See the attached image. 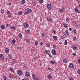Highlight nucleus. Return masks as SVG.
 I'll list each match as a JSON object with an SVG mask.
<instances>
[{"instance_id":"412c9836","label":"nucleus","mask_w":80,"mask_h":80,"mask_svg":"<svg viewBox=\"0 0 80 80\" xmlns=\"http://www.w3.org/2000/svg\"><path fill=\"white\" fill-rule=\"evenodd\" d=\"M64 10L63 9H59V11L60 12V13H63V12H64Z\"/></svg>"},{"instance_id":"7c9ffc66","label":"nucleus","mask_w":80,"mask_h":80,"mask_svg":"<svg viewBox=\"0 0 80 80\" xmlns=\"http://www.w3.org/2000/svg\"><path fill=\"white\" fill-rule=\"evenodd\" d=\"M64 44L65 45H67L68 44V43H67V40H65V42H64Z\"/></svg>"},{"instance_id":"f704fd0d","label":"nucleus","mask_w":80,"mask_h":80,"mask_svg":"<svg viewBox=\"0 0 80 80\" xmlns=\"http://www.w3.org/2000/svg\"><path fill=\"white\" fill-rule=\"evenodd\" d=\"M48 78H52V77L51 76H50V75H48Z\"/></svg>"},{"instance_id":"f8f14e48","label":"nucleus","mask_w":80,"mask_h":80,"mask_svg":"<svg viewBox=\"0 0 80 80\" xmlns=\"http://www.w3.org/2000/svg\"><path fill=\"white\" fill-rule=\"evenodd\" d=\"M8 56L9 59H12V54H8Z\"/></svg>"},{"instance_id":"39448f33","label":"nucleus","mask_w":80,"mask_h":80,"mask_svg":"<svg viewBox=\"0 0 80 80\" xmlns=\"http://www.w3.org/2000/svg\"><path fill=\"white\" fill-rule=\"evenodd\" d=\"M7 13L8 15V18H11V14L10 13V12L9 11H7Z\"/></svg>"},{"instance_id":"09e8293b","label":"nucleus","mask_w":80,"mask_h":80,"mask_svg":"<svg viewBox=\"0 0 80 80\" xmlns=\"http://www.w3.org/2000/svg\"><path fill=\"white\" fill-rule=\"evenodd\" d=\"M78 63H80V59H78Z\"/></svg>"},{"instance_id":"4c0bfd02","label":"nucleus","mask_w":80,"mask_h":80,"mask_svg":"<svg viewBox=\"0 0 80 80\" xmlns=\"http://www.w3.org/2000/svg\"><path fill=\"white\" fill-rule=\"evenodd\" d=\"M26 33H30V31H29V30H26Z\"/></svg>"},{"instance_id":"ea45409f","label":"nucleus","mask_w":80,"mask_h":80,"mask_svg":"<svg viewBox=\"0 0 80 80\" xmlns=\"http://www.w3.org/2000/svg\"><path fill=\"white\" fill-rule=\"evenodd\" d=\"M50 62L52 64H54L55 63V62L52 61H50Z\"/></svg>"},{"instance_id":"bf43d9fd","label":"nucleus","mask_w":80,"mask_h":80,"mask_svg":"<svg viewBox=\"0 0 80 80\" xmlns=\"http://www.w3.org/2000/svg\"><path fill=\"white\" fill-rule=\"evenodd\" d=\"M10 25L8 24H7V27H8V26H9Z\"/></svg>"},{"instance_id":"052dcab7","label":"nucleus","mask_w":80,"mask_h":80,"mask_svg":"<svg viewBox=\"0 0 80 80\" xmlns=\"http://www.w3.org/2000/svg\"><path fill=\"white\" fill-rule=\"evenodd\" d=\"M60 61H59L58 62V63H59V64H60Z\"/></svg>"},{"instance_id":"6e6d98bb","label":"nucleus","mask_w":80,"mask_h":80,"mask_svg":"<svg viewBox=\"0 0 80 80\" xmlns=\"http://www.w3.org/2000/svg\"><path fill=\"white\" fill-rule=\"evenodd\" d=\"M62 10H65V8H64V7H62Z\"/></svg>"},{"instance_id":"680f3d73","label":"nucleus","mask_w":80,"mask_h":80,"mask_svg":"<svg viewBox=\"0 0 80 80\" xmlns=\"http://www.w3.org/2000/svg\"><path fill=\"white\" fill-rule=\"evenodd\" d=\"M8 5H11V3H9V4H8Z\"/></svg>"},{"instance_id":"9d476101","label":"nucleus","mask_w":80,"mask_h":80,"mask_svg":"<svg viewBox=\"0 0 80 80\" xmlns=\"http://www.w3.org/2000/svg\"><path fill=\"white\" fill-rule=\"evenodd\" d=\"M5 52L6 53L8 54L9 52V49L7 48L5 49Z\"/></svg>"},{"instance_id":"338daca9","label":"nucleus","mask_w":80,"mask_h":80,"mask_svg":"<svg viewBox=\"0 0 80 80\" xmlns=\"http://www.w3.org/2000/svg\"><path fill=\"white\" fill-rule=\"evenodd\" d=\"M0 44H1V42H0Z\"/></svg>"},{"instance_id":"ddd939ff","label":"nucleus","mask_w":80,"mask_h":80,"mask_svg":"<svg viewBox=\"0 0 80 80\" xmlns=\"http://www.w3.org/2000/svg\"><path fill=\"white\" fill-rule=\"evenodd\" d=\"M27 11H28V12H29V13H32V10L29 8H27Z\"/></svg>"},{"instance_id":"b1692460","label":"nucleus","mask_w":80,"mask_h":80,"mask_svg":"<svg viewBox=\"0 0 80 80\" xmlns=\"http://www.w3.org/2000/svg\"><path fill=\"white\" fill-rule=\"evenodd\" d=\"M9 70L11 72H13V68L12 67L10 68H9Z\"/></svg>"},{"instance_id":"4468645a","label":"nucleus","mask_w":80,"mask_h":80,"mask_svg":"<svg viewBox=\"0 0 80 80\" xmlns=\"http://www.w3.org/2000/svg\"><path fill=\"white\" fill-rule=\"evenodd\" d=\"M41 37L42 38H44L45 37V33L44 32H42L41 33Z\"/></svg>"},{"instance_id":"a878e982","label":"nucleus","mask_w":80,"mask_h":80,"mask_svg":"<svg viewBox=\"0 0 80 80\" xmlns=\"http://www.w3.org/2000/svg\"><path fill=\"white\" fill-rule=\"evenodd\" d=\"M64 27H65V28H67V27H68V26L67 25V24L65 23L64 24Z\"/></svg>"},{"instance_id":"c9c22d12","label":"nucleus","mask_w":80,"mask_h":80,"mask_svg":"<svg viewBox=\"0 0 80 80\" xmlns=\"http://www.w3.org/2000/svg\"><path fill=\"white\" fill-rule=\"evenodd\" d=\"M73 41H76V40H77V38L75 37H74L73 38Z\"/></svg>"},{"instance_id":"3c124183","label":"nucleus","mask_w":80,"mask_h":80,"mask_svg":"<svg viewBox=\"0 0 80 80\" xmlns=\"http://www.w3.org/2000/svg\"><path fill=\"white\" fill-rule=\"evenodd\" d=\"M72 55H74V56H76V54L75 53H73Z\"/></svg>"},{"instance_id":"423d86ee","label":"nucleus","mask_w":80,"mask_h":80,"mask_svg":"<svg viewBox=\"0 0 80 80\" xmlns=\"http://www.w3.org/2000/svg\"><path fill=\"white\" fill-rule=\"evenodd\" d=\"M18 73L19 75L20 76L22 75V71L21 70H18Z\"/></svg>"},{"instance_id":"7ed1b4c3","label":"nucleus","mask_w":80,"mask_h":80,"mask_svg":"<svg viewBox=\"0 0 80 80\" xmlns=\"http://www.w3.org/2000/svg\"><path fill=\"white\" fill-rule=\"evenodd\" d=\"M52 53L53 55H57V52H56V51H55L54 49H52Z\"/></svg>"},{"instance_id":"473e14b6","label":"nucleus","mask_w":80,"mask_h":80,"mask_svg":"<svg viewBox=\"0 0 80 80\" xmlns=\"http://www.w3.org/2000/svg\"><path fill=\"white\" fill-rule=\"evenodd\" d=\"M46 45L47 47H50V44H49V43H47L46 44Z\"/></svg>"},{"instance_id":"5fc2aeb1","label":"nucleus","mask_w":80,"mask_h":80,"mask_svg":"<svg viewBox=\"0 0 80 80\" xmlns=\"http://www.w3.org/2000/svg\"><path fill=\"white\" fill-rule=\"evenodd\" d=\"M32 3L33 5H35V2H34V1H32Z\"/></svg>"},{"instance_id":"aec40b11","label":"nucleus","mask_w":80,"mask_h":80,"mask_svg":"<svg viewBox=\"0 0 80 80\" xmlns=\"http://www.w3.org/2000/svg\"><path fill=\"white\" fill-rule=\"evenodd\" d=\"M38 0L39 2L41 4H42V3H43V0Z\"/></svg>"},{"instance_id":"c03bdc74","label":"nucleus","mask_w":80,"mask_h":80,"mask_svg":"<svg viewBox=\"0 0 80 80\" xmlns=\"http://www.w3.org/2000/svg\"><path fill=\"white\" fill-rule=\"evenodd\" d=\"M48 55H49V57H50V58H52V55H51L49 53H48Z\"/></svg>"},{"instance_id":"a19ab883","label":"nucleus","mask_w":80,"mask_h":80,"mask_svg":"<svg viewBox=\"0 0 80 80\" xmlns=\"http://www.w3.org/2000/svg\"><path fill=\"white\" fill-rule=\"evenodd\" d=\"M78 74H80V70H78Z\"/></svg>"},{"instance_id":"f3484780","label":"nucleus","mask_w":80,"mask_h":80,"mask_svg":"<svg viewBox=\"0 0 80 80\" xmlns=\"http://www.w3.org/2000/svg\"><path fill=\"white\" fill-rule=\"evenodd\" d=\"M10 28L11 29H13V30H15V28H16V27L15 26H12L11 27H10Z\"/></svg>"},{"instance_id":"f257e3e1","label":"nucleus","mask_w":80,"mask_h":80,"mask_svg":"<svg viewBox=\"0 0 80 80\" xmlns=\"http://www.w3.org/2000/svg\"><path fill=\"white\" fill-rule=\"evenodd\" d=\"M47 7L48 10H51L52 9V5L50 4H47Z\"/></svg>"},{"instance_id":"13d9d810","label":"nucleus","mask_w":80,"mask_h":80,"mask_svg":"<svg viewBox=\"0 0 80 80\" xmlns=\"http://www.w3.org/2000/svg\"><path fill=\"white\" fill-rule=\"evenodd\" d=\"M18 48L19 49H21V48H22V47H18Z\"/></svg>"},{"instance_id":"cd10ccee","label":"nucleus","mask_w":80,"mask_h":80,"mask_svg":"<svg viewBox=\"0 0 80 80\" xmlns=\"http://www.w3.org/2000/svg\"><path fill=\"white\" fill-rule=\"evenodd\" d=\"M15 42H16L15 39H13L12 40V43H15Z\"/></svg>"},{"instance_id":"72a5a7b5","label":"nucleus","mask_w":80,"mask_h":80,"mask_svg":"<svg viewBox=\"0 0 80 80\" xmlns=\"http://www.w3.org/2000/svg\"><path fill=\"white\" fill-rule=\"evenodd\" d=\"M38 41H36V42H35V45L36 46H37L38 45Z\"/></svg>"},{"instance_id":"69168bd1","label":"nucleus","mask_w":80,"mask_h":80,"mask_svg":"<svg viewBox=\"0 0 80 80\" xmlns=\"http://www.w3.org/2000/svg\"><path fill=\"white\" fill-rule=\"evenodd\" d=\"M22 80H25L24 79H22Z\"/></svg>"},{"instance_id":"5701e85b","label":"nucleus","mask_w":80,"mask_h":80,"mask_svg":"<svg viewBox=\"0 0 80 80\" xmlns=\"http://www.w3.org/2000/svg\"><path fill=\"white\" fill-rule=\"evenodd\" d=\"M65 32L66 33L68 36V35H69V33H68V30H66L65 31Z\"/></svg>"},{"instance_id":"1a4fd4ad","label":"nucleus","mask_w":80,"mask_h":80,"mask_svg":"<svg viewBox=\"0 0 80 80\" xmlns=\"http://www.w3.org/2000/svg\"><path fill=\"white\" fill-rule=\"evenodd\" d=\"M69 67L71 68H74V65L72 63H70L69 65Z\"/></svg>"},{"instance_id":"a211bd4d","label":"nucleus","mask_w":80,"mask_h":80,"mask_svg":"<svg viewBox=\"0 0 80 80\" xmlns=\"http://www.w3.org/2000/svg\"><path fill=\"white\" fill-rule=\"evenodd\" d=\"M21 3L22 4H24L25 3V0H22L21 1Z\"/></svg>"},{"instance_id":"c756f323","label":"nucleus","mask_w":80,"mask_h":80,"mask_svg":"<svg viewBox=\"0 0 80 80\" xmlns=\"http://www.w3.org/2000/svg\"><path fill=\"white\" fill-rule=\"evenodd\" d=\"M47 20H48L49 21H50V22H52V19H51V18H47Z\"/></svg>"},{"instance_id":"0e129e2a","label":"nucleus","mask_w":80,"mask_h":80,"mask_svg":"<svg viewBox=\"0 0 80 80\" xmlns=\"http://www.w3.org/2000/svg\"><path fill=\"white\" fill-rule=\"evenodd\" d=\"M25 80H28V79L26 78L25 79Z\"/></svg>"},{"instance_id":"a18cd8bd","label":"nucleus","mask_w":80,"mask_h":80,"mask_svg":"<svg viewBox=\"0 0 80 80\" xmlns=\"http://www.w3.org/2000/svg\"><path fill=\"white\" fill-rule=\"evenodd\" d=\"M74 33H75V34H77V32L76 31V30H74Z\"/></svg>"},{"instance_id":"c85d7f7f","label":"nucleus","mask_w":80,"mask_h":80,"mask_svg":"<svg viewBox=\"0 0 80 80\" xmlns=\"http://www.w3.org/2000/svg\"><path fill=\"white\" fill-rule=\"evenodd\" d=\"M4 12H5V11H4V10H2L1 11V14H3L4 13Z\"/></svg>"},{"instance_id":"79ce46f5","label":"nucleus","mask_w":80,"mask_h":80,"mask_svg":"<svg viewBox=\"0 0 80 80\" xmlns=\"http://www.w3.org/2000/svg\"><path fill=\"white\" fill-rule=\"evenodd\" d=\"M45 53L46 54H48V51L46 50L45 51Z\"/></svg>"},{"instance_id":"6ab92c4d","label":"nucleus","mask_w":80,"mask_h":80,"mask_svg":"<svg viewBox=\"0 0 80 80\" xmlns=\"http://www.w3.org/2000/svg\"><path fill=\"white\" fill-rule=\"evenodd\" d=\"M4 28H5V25H1V28L2 30H3L4 29Z\"/></svg>"},{"instance_id":"0eeeda50","label":"nucleus","mask_w":80,"mask_h":80,"mask_svg":"<svg viewBox=\"0 0 80 80\" xmlns=\"http://www.w3.org/2000/svg\"><path fill=\"white\" fill-rule=\"evenodd\" d=\"M74 10L75 12H77L78 13H80V11L78 10V9L77 8H74Z\"/></svg>"},{"instance_id":"4d7b16f0","label":"nucleus","mask_w":80,"mask_h":80,"mask_svg":"<svg viewBox=\"0 0 80 80\" xmlns=\"http://www.w3.org/2000/svg\"><path fill=\"white\" fill-rule=\"evenodd\" d=\"M40 45H43V42H41Z\"/></svg>"},{"instance_id":"6e6552de","label":"nucleus","mask_w":80,"mask_h":80,"mask_svg":"<svg viewBox=\"0 0 80 80\" xmlns=\"http://www.w3.org/2000/svg\"><path fill=\"white\" fill-rule=\"evenodd\" d=\"M30 75V72H26L25 73V76L26 77H28Z\"/></svg>"},{"instance_id":"e2e57ef3","label":"nucleus","mask_w":80,"mask_h":80,"mask_svg":"<svg viewBox=\"0 0 80 80\" xmlns=\"http://www.w3.org/2000/svg\"><path fill=\"white\" fill-rule=\"evenodd\" d=\"M78 5H79V6L80 7V4H78Z\"/></svg>"},{"instance_id":"58836bf2","label":"nucleus","mask_w":80,"mask_h":80,"mask_svg":"<svg viewBox=\"0 0 80 80\" xmlns=\"http://www.w3.org/2000/svg\"><path fill=\"white\" fill-rule=\"evenodd\" d=\"M64 37H65V36H64V35L61 36V39H64Z\"/></svg>"},{"instance_id":"393cba45","label":"nucleus","mask_w":80,"mask_h":80,"mask_svg":"<svg viewBox=\"0 0 80 80\" xmlns=\"http://www.w3.org/2000/svg\"><path fill=\"white\" fill-rule=\"evenodd\" d=\"M72 47L74 50H75V49H77V46H76L75 45H74L72 46Z\"/></svg>"},{"instance_id":"774afa93","label":"nucleus","mask_w":80,"mask_h":80,"mask_svg":"<svg viewBox=\"0 0 80 80\" xmlns=\"http://www.w3.org/2000/svg\"><path fill=\"white\" fill-rule=\"evenodd\" d=\"M15 1H17V0H15Z\"/></svg>"},{"instance_id":"9b49d317","label":"nucleus","mask_w":80,"mask_h":80,"mask_svg":"<svg viewBox=\"0 0 80 80\" xmlns=\"http://www.w3.org/2000/svg\"><path fill=\"white\" fill-rule=\"evenodd\" d=\"M3 57V55L2 54H0V58H1L3 61H4V59Z\"/></svg>"},{"instance_id":"2f4dec72","label":"nucleus","mask_w":80,"mask_h":80,"mask_svg":"<svg viewBox=\"0 0 80 80\" xmlns=\"http://www.w3.org/2000/svg\"><path fill=\"white\" fill-rule=\"evenodd\" d=\"M18 37H21V38H22V34L20 33L18 35Z\"/></svg>"},{"instance_id":"f03ea898","label":"nucleus","mask_w":80,"mask_h":80,"mask_svg":"<svg viewBox=\"0 0 80 80\" xmlns=\"http://www.w3.org/2000/svg\"><path fill=\"white\" fill-rule=\"evenodd\" d=\"M32 75L33 79L35 80H39L38 78L36 77V76H35V74H32Z\"/></svg>"},{"instance_id":"2eb2a0df","label":"nucleus","mask_w":80,"mask_h":80,"mask_svg":"<svg viewBox=\"0 0 80 80\" xmlns=\"http://www.w3.org/2000/svg\"><path fill=\"white\" fill-rule=\"evenodd\" d=\"M52 38L54 39V40H57V36H53L52 37Z\"/></svg>"},{"instance_id":"603ef678","label":"nucleus","mask_w":80,"mask_h":80,"mask_svg":"<svg viewBox=\"0 0 80 80\" xmlns=\"http://www.w3.org/2000/svg\"><path fill=\"white\" fill-rule=\"evenodd\" d=\"M72 29L71 28H69V30H70V31H72Z\"/></svg>"},{"instance_id":"49530a36","label":"nucleus","mask_w":80,"mask_h":80,"mask_svg":"<svg viewBox=\"0 0 80 80\" xmlns=\"http://www.w3.org/2000/svg\"><path fill=\"white\" fill-rule=\"evenodd\" d=\"M69 80H74V79H73V78H70L69 79Z\"/></svg>"},{"instance_id":"e433bc0d","label":"nucleus","mask_w":80,"mask_h":80,"mask_svg":"<svg viewBox=\"0 0 80 80\" xmlns=\"http://www.w3.org/2000/svg\"><path fill=\"white\" fill-rule=\"evenodd\" d=\"M28 14V12H26L24 13V15H26Z\"/></svg>"},{"instance_id":"dca6fc26","label":"nucleus","mask_w":80,"mask_h":80,"mask_svg":"<svg viewBox=\"0 0 80 80\" xmlns=\"http://www.w3.org/2000/svg\"><path fill=\"white\" fill-rule=\"evenodd\" d=\"M2 77L4 79V80H7V77L6 76L3 75Z\"/></svg>"},{"instance_id":"37998d69","label":"nucleus","mask_w":80,"mask_h":80,"mask_svg":"<svg viewBox=\"0 0 80 80\" xmlns=\"http://www.w3.org/2000/svg\"><path fill=\"white\" fill-rule=\"evenodd\" d=\"M66 22H68L69 21V19L68 18H66Z\"/></svg>"},{"instance_id":"bb28decb","label":"nucleus","mask_w":80,"mask_h":80,"mask_svg":"<svg viewBox=\"0 0 80 80\" xmlns=\"http://www.w3.org/2000/svg\"><path fill=\"white\" fill-rule=\"evenodd\" d=\"M22 14V12L21 11L18 12V14L19 15H21Z\"/></svg>"},{"instance_id":"4be33fe9","label":"nucleus","mask_w":80,"mask_h":80,"mask_svg":"<svg viewBox=\"0 0 80 80\" xmlns=\"http://www.w3.org/2000/svg\"><path fill=\"white\" fill-rule=\"evenodd\" d=\"M63 62H64V63H66L67 62V59H63Z\"/></svg>"},{"instance_id":"864d4df0","label":"nucleus","mask_w":80,"mask_h":80,"mask_svg":"<svg viewBox=\"0 0 80 80\" xmlns=\"http://www.w3.org/2000/svg\"><path fill=\"white\" fill-rule=\"evenodd\" d=\"M53 33H56V31L55 30H53Z\"/></svg>"},{"instance_id":"de8ad7c7","label":"nucleus","mask_w":80,"mask_h":80,"mask_svg":"<svg viewBox=\"0 0 80 80\" xmlns=\"http://www.w3.org/2000/svg\"><path fill=\"white\" fill-rule=\"evenodd\" d=\"M52 47H54V48H56V45H55L54 44H53V45L52 46Z\"/></svg>"},{"instance_id":"20e7f679","label":"nucleus","mask_w":80,"mask_h":80,"mask_svg":"<svg viewBox=\"0 0 80 80\" xmlns=\"http://www.w3.org/2000/svg\"><path fill=\"white\" fill-rule=\"evenodd\" d=\"M23 26H24V27L25 28H28V27H29V25H28V24L27 23H24Z\"/></svg>"},{"instance_id":"8fccbe9b","label":"nucleus","mask_w":80,"mask_h":80,"mask_svg":"<svg viewBox=\"0 0 80 80\" xmlns=\"http://www.w3.org/2000/svg\"><path fill=\"white\" fill-rule=\"evenodd\" d=\"M48 70H50V71H52V68H48Z\"/></svg>"}]
</instances>
